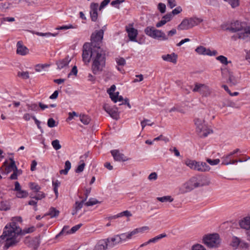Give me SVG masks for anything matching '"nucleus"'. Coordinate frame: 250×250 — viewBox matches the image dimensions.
<instances>
[{"instance_id":"obj_1","label":"nucleus","mask_w":250,"mask_h":250,"mask_svg":"<svg viewBox=\"0 0 250 250\" xmlns=\"http://www.w3.org/2000/svg\"><path fill=\"white\" fill-rule=\"evenodd\" d=\"M83 60L89 62L92 59L91 69L94 74H97L103 71L105 65V52L101 47L91 49L88 43H85L83 47Z\"/></svg>"},{"instance_id":"obj_2","label":"nucleus","mask_w":250,"mask_h":250,"mask_svg":"<svg viewBox=\"0 0 250 250\" xmlns=\"http://www.w3.org/2000/svg\"><path fill=\"white\" fill-rule=\"evenodd\" d=\"M13 229L10 222L8 223L4 227L2 235L0 236V244L4 242H5L3 247L5 250L15 246L20 241V238L14 237Z\"/></svg>"},{"instance_id":"obj_3","label":"nucleus","mask_w":250,"mask_h":250,"mask_svg":"<svg viewBox=\"0 0 250 250\" xmlns=\"http://www.w3.org/2000/svg\"><path fill=\"white\" fill-rule=\"evenodd\" d=\"M144 32L148 36L159 41H167L169 37H172L177 33L175 28H172L167 32L166 35L162 30L156 29L153 26H147Z\"/></svg>"},{"instance_id":"obj_4","label":"nucleus","mask_w":250,"mask_h":250,"mask_svg":"<svg viewBox=\"0 0 250 250\" xmlns=\"http://www.w3.org/2000/svg\"><path fill=\"white\" fill-rule=\"evenodd\" d=\"M196 126V130L201 137H206L209 134L213 132L212 130L208 128V126L204 124V119L195 118L194 120Z\"/></svg>"},{"instance_id":"obj_5","label":"nucleus","mask_w":250,"mask_h":250,"mask_svg":"<svg viewBox=\"0 0 250 250\" xmlns=\"http://www.w3.org/2000/svg\"><path fill=\"white\" fill-rule=\"evenodd\" d=\"M104 36V30L101 29L96 30L93 32L91 36V42H87L91 49H95L98 47H101L102 40Z\"/></svg>"},{"instance_id":"obj_6","label":"nucleus","mask_w":250,"mask_h":250,"mask_svg":"<svg viewBox=\"0 0 250 250\" xmlns=\"http://www.w3.org/2000/svg\"><path fill=\"white\" fill-rule=\"evenodd\" d=\"M221 75L223 78L228 77L226 82L230 86H235L239 83L240 79L234 76L233 73L230 71L228 68H221Z\"/></svg>"},{"instance_id":"obj_7","label":"nucleus","mask_w":250,"mask_h":250,"mask_svg":"<svg viewBox=\"0 0 250 250\" xmlns=\"http://www.w3.org/2000/svg\"><path fill=\"white\" fill-rule=\"evenodd\" d=\"M11 227L13 229V235L15 238H19L20 235H24L25 234L33 232L35 231V227L32 226L28 228H25L23 230L18 226L15 222H10Z\"/></svg>"},{"instance_id":"obj_8","label":"nucleus","mask_w":250,"mask_h":250,"mask_svg":"<svg viewBox=\"0 0 250 250\" xmlns=\"http://www.w3.org/2000/svg\"><path fill=\"white\" fill-rule=\"evenodd\" d=\"M203 240L204 243L210 248L217 247L220 243L219 235L217 233L207 235Z\"/></svg>"},{"instance_id":"obj_9","label":"nucleus","mask_w":250,"mask_h":250,"mask_svg":"<svg viewBox=\"0 0 250 250\" xmlns=\"http://www.w3.org/2000/svg\"><path fill=\"white\" fill-rule=\"evenodd\" d=\"M194 92H198L202 96L208 97L210 95L211 91L209 87L205 84L195 83L194 88L192 89Z\"/></svg>"},{"instance_id":"obj_10","label":"nucleus","mask_w":250,"mask_h":250,"mask_svg":"<svg viewBox=\"0 0 250 250\" xmlns=\"http://www.w3.org/2000/svg\"><path fill=\"white\" fill-rule=\"evenodd\" d=\"M246 26V23L245 22L236 21L231 22L230 25L227 27L225 30H228L232 33H235L239 31L243 30L244 28Z\"/></svg>"},{"instance_id":"obj_11","label":"nucleus","mask_w":250,"mask_h":250,"mask_svg":"<svg viewBox=\"0 0 250 250\" xmlns=\"http://www.w3.org/2000/svg\"><path fill=\"white\" fill-rule=\"evenodd\" d=\"M103 109L113 119L117 120L119 119V113L117 107H111L108 104H105L103 106Z\"/></svg>"},{"instance_id":"obj_12","label":"nucleus","mask_w":250,"mask_h":250,"mask_svg":"<svg viewBox=\"0 0 250 250\" xmlns=\"http://www.w3.org/2000/svg\"><path fill=\"white\" fill-rule=\"evenodd\" d=\"M188 181L191 184L192 187H193V189L205 185V183L203 182L205 181V178L200 175L192 177Z\"/></svg>"},{"instance_id":"obj_13","label":"nucleus","mask_w":250,"mask_h":250,"mask_svg":"<svg viewBox=\"0 0 250 250\" xmlns=\"http://www.w3.org/2000/svg\"><path fill=\"white\" fill-rule=\"evenodd\" d=\"M99 5L97 3L92 2L90 5V15L92 21L95 22L98 20V9Z\"/></svg>"},{"instance_id":"obj_14","label":"nucleus","mask_w":250,"mask_h":250,"mask_svg":"<svg viewBox=\"0 0 250 250\" xmlns=\"http://www.w3.org/2000/svg\"><path fill=\"white\" fill-rule=\"evenodd\" d=\"M9 160L10 161V163L9 165H7V161H5L3 164V167H5V172L6 174L9 173L12 171L14 172V169H17V166L16 165L15 161H14L13 158H9Z\"/></svg>"},{"instance_id":"obj_15","label":"nucleus","mask_w":250,"mask_h":250,"mask_svg":"<svg viewBox=\"0 0 250 250\" xmlns=\"http://www.w3.org/2000/svg\"><path fill=\"white\" fill-rule=\"evenodd\" d=\"M16 53L21 56H25L29 53V49L23 44L22 41H18L17 43Z\"/></svg>"},{"instance_id":"obj_16","label":"nucleus","mask_w":250,"mask_h":250,"mask_svg":"<svg viewBox=\"0 0 250 250\" xmlns=\"http://www.w3.org/2000/svg\"><path fill=\"white\" fill-rule=\"evenodd\" d=\"M111 153L114 160L117 161L125 162L130 159V158L125 157L124 154L120 153L119 151L117 149L111 150Z\"/></svg>"},{"instance_id":"obj_17","label":"nucleus","mask_w":250,"mask_h":250,"mask_svg":"<svg viewBox=\"0 0 250 250\" xmlns=\"http://www.w3.org/2000/svg\"><path fill=\"white\" fill-rule=\"evenodd\" d=\"M126 31L129 40L132 42H137L136 37L138 35V30L133 27L126 26Z\"/></svg>"},{"instance_id":"obj_18","label":"nucleus","mask_w":250,"mask_h":250,"mask_svg":"<svg viewBox=\"0 0 250 250\" xmlns=\"http://www.w3.org/2000/svg\"><path fill=\"white\" fill-rule=\"evenodd\" d=\"M109 249L106 239L100 240L94 247L93 250H106Z\"/></svg>"},{"instance_id":"obj_19","label":"nucleus","mask_w":250,"mask_h":250,"mask_svg":"<svg viewBox=\"0 0 250 250\" xmlns=\"http://www.w3.org/2000/svg\"><path fill=\"white\" fill-rule=\"evenodd\" d=\"M108 247L109 249L115 247L116 245L120 243L119 239L117 235H114L112 237H109L106 239Z\"/></svg>"},{"instance_id":"obj_20","label":"nucleus","mask_w":250,"mask_h":250,"mask_svg":"<svg viewBox=\"0 0 250 250\" xmlns=\"http://www.w3.org/2000/svg\"><path fill=\"white\" fill-rule=\"evenodd\" d=\"M243 32L239 33V37L241 39L245 40L246 42L250 41V27L246 26L244 29Z\"/></svg>"},{"instance_id":"obj_21","label":"nucleus","mask_w":250,"mask_h":250,"mask_svg":"<svg viewBox=\"0 0 250 250\" xmlns=\"http://www.w3.org/2000/svg\"><path fill=\"white\" fill-rule=\"evenodd\" d=\"M185 164L190 168L199 171L200 162L188 159L186 161Z\"/></svg>"},{"instance_id":"obj_22","label":"nucleus","mask_w":250,"mask_h":250,"mask_svg":"<svg viewBox=\"0 0 250 250\" xmlns=\"http://www.w3.org/2000/svg\"><path fill=\"white\" fill-rule=\"evenodd\" d=\"M240 227L243 229L250 230V216L244 217L239 222Z\"/></svg>"},{"instance_id":"obj_23","label":"nucleus","mask_w":250,"mask_h":250,"mask_svg":"<svg viewBox=\"0 0 250 250\" xmlns=\"http://www.w3.org/2000/svg\"><path fill=\"white\" fill-rule=\"evenodd\" d=\"M116 89V86L113 84L111 86L109 89L107 90V92L109 94L110 98L114 103H117V98H118V95L119 94V92H117L115 93L113 92Z\"/></svg>"},{"instance_id":"obj_24","label":"nucleus","mask_w":250,"mask_h":250,"mask_svg":"<svg viewBox=\"0 0 250 250\" xmlns=\"http://www.w3.org/2000/svg\"><path fill=\"white\" fill-rule=\"evenodd\" d=\"M71 61V59L68 56L66 57L64 59L60 60L56 62L58 68L61 69L65 66H67L69 62Z\"/></svg>"},{"instance_id":"obj_25","label":"nucleus","mask_w":250,"mask_h":250,"mask_svg":"<svg viewBox=\"0 0 250 250\" xmlns=\"http://www.w3.org/2000/svg\"><path fill=\"white\" fill-rule=\"evenodd\" d=\"M178 56L174 53H172L170 54H167L166 55L162 56V59L167 62H171L175 64L177 62Z\"/></svg>"},{"instance_id":"obj_26","label":"nucleus","mask_w":250,"mask_h":250,"mask_svg":"<svg viewBox=\"0 0 250 250\" xmlns=\"http://www.w3.org/2000/svg\"><path fill=\"white\" fill-rule=\"evenodd\" d=\"M193 187H192L191 184L188 181L184 184L180 188L181 193H185L193 189Z\"/></svg>"},{"instance_id":"obj_27","label":"nucleus","mask_w":250,"mask_h":250,"mask_svg":"<svg viewBox=\"0 0 250 250\" xmlns=\"http://www.w3.org/2000/svg\"><path fill=\"white\" fill-rule=\"evenodd\" d=\"M191 28L188 18L184 19L178 26L177 29L179 30H188Z\"/></svg>"},{"instance_id":"obj_28","label":"nucleus","mask_w":250,"mask_h":250,"mask_svg":"<svg viewBox=\"0 0 250 250\" xmlns=\"http://www.w3.org/2000/svg\"><path fill=\"white\" fill-rule=\"evenodd\" d=\"M188 21L191 28L196 25H197L203 21L202 19L196 17H193L188 19Z\"/></svg>"},{"instance_id":"obj_29","label":"nucleus","mask_w":250,"mask_h":250,"mask_svg":"<svg viewBox=\"0 0 250 250\" xmlns=\"http://www.w3.org/2000/svg\"><path fill=\"white\" fill-rule=\"evenodd\" d=\"M195 51L200 55H208V52H210V49H207L203 46H199L196 48Z\"/></svg>"},{"instance_id":"obj_30","label":"nucleus","mask_w":250,"mask_h":250,"mask_svg":"<svg viewBox=\"0 0 250 250\" xmlns=\"http://www.w3.org/2000/svg\"><path fill=\"white\" fill-rule=\"evenodd\" d=\"M156 199L162 203L165 202H172L173 201L174 199L171 196H164L163 197H157Z\"/></svg>"},{"instance_id":"obj_31","label":"nucleus","mask_w":250,"mask_h":250,"mask_svg":"<svg viewBox=\"0 0 250 250\" xmlns=\"http://www.w3.org/2000/svg\"><path fill=\"white\" fill-rule=\"evenodd\" d=\"M71 164L69 161H66L65 163V168L60 171L61 174L66 175L69 170L71 168Z\"/></svg>"},{"instance_id":"obj_32","label":"nucleus","mask_w":250,"mask_h":250,"mask_svg":"<svg viewBox=\"0 0 250 250\" xmlns=\"http://www.w3.org/2000/svg\"><path fill=\"white\" fill-rule=\"evenodd\" d=\"M80 120L84 125H88L91 121L90 118L88 115L84 114L80 115Z\"/></svg>"},{"instance_id":"obj_33","label":"nucleus","mask_w":250,"mask_h":250,"mask_svg":"<svg viewBox=\"0 0 250 250\" xmlns=\"http://www.w3.org/2000/svg\"><path fill=\"white\" fill-rule=\"evenodd\" d=\"M132 215L131 213L130 212V211H129L128 210H125V211H124L122 212L118 213V214H117L116 215L112 216V218L116 219V218L121 217H122L124 216H126V217H130Z\"/></svg>"},{"instance_id":"obj_34","label":"nucleus","mask_w":250,"mask_h":250,"mask_svg":"<svg viewBox=\"0 0 250 250\" xmlns=\"http://www.w3.org/2000/svg\"><path fill=\"white\" fill-rule=\"evenodd\" d=\"M59 213L60 212L58 210H57L55 208L52 207L50 208L49 212L47 215H49L51 218H53L58 216Z\"/></svg>"},{"instance_id":"obj_35","label":"nucleus","mask_w":250,"mask_h":250,"mask_svg":"<svg viewBox=\"0 0 250 250\" xmlns=\"http://www.w3.org/2000/svg\"><path fill=\"white\" fill-rule=\"evenodd\" d=\"M22 173V170L21 169H18L17 167L16 169H14V172L10 175L9 179L11 180H16L18 179V176L21 175Z\"/></svg>"},{"instance_id":"obj_36","label":"nucleus","mask_w":250,"mask_h":250,"mask_svg":"<svg viewBox=\"0 0 250 250\" xmlns=\"http://www.w3.org/2000/svg\"><path fill=\"white\" fill-rule=\"evenodd\" d=\"M16 195L18 198H24L28 196V193L26 190L21 189L17 191Z\"/></svg>"},{"instance_id":"obj_37","label":"nucleus","mask_w":250,"mask_h":250,"mask_svg":"<svg viewBox=\"0 0 250 250\" xmlns=\"http://www.w3.org/2000/svg\"><path fill=\"white\" fill-rule=\"evenodd\" d=\"M216 59L219 61L221 63L227 65L228 63H230L231 61H228V59L226 57L220 55L216 58Z\"/></svg>"},{"instance_id":"obj_38","label":"nucleus","mask_w":250,"mask_h":250,"mask_svg":"<svg viewBox=\"0 0 250 250\" xmlns=\"http://www.w3.org/2000/svg\"><path fill=\"white\" fill-rule=\"evenodd\" d=\"M200 165L199 171L200 172L208 171H209L210 168L205 162H200Z\"/></svg>"},{"instance_id":"obj_39","label":"nucleus","mask_w":250,"mask_h":250,"mask_svg":"<svg viewBox=\"0 0 250 250\" xmlns=\"http://www.w3.org/2000/svg\"><path fill=\"white\" fill-rule=\"evenodd\" d=\"M118 239L120 242V243L125 242L126 241L129 240L127 232L121 233L120 234H117Z\"/></svg>"},{"instance_id":"obj_40","label":"nucleus","mask_w":250,"mask_h":250,"mask_svg":"<svg viewBox=\"0 0 250 250\" xmlns=\"http://www.w3.org/2000/svg\"><path fill=\"white\" fill-rule=\"evenodd\" d=\"M167 236V234L166 233H162V234H159L156 236H155V237L153 238H151V239H150L149 240L150 243H156L157 242V241H158L159 240H160V239H161L162 238H163L164 237H166Z\"/></svg>"},{"instance_id":"obj_41","label":"nucleus","mask_w":250,"mask_h":250,"mask_svg":"<svg viewBox=\"0 0 250 250\" xmlns=\"http://www.w3.org/2000/svg\"><path fill=\"white\" fill-rule=\"evenodd\" d=\"M228 2L232 8H235L240 5L239 0H224Z\"/></svg>"},{"instance_id":"obj_42","label":"nucleus","mask_w":250,"mask_h":250,"mask_svg":"<svg viewBox=\"0 0 250 250\" xmlns=\"http://www.w3.org/2000/svg\"><path fill=\"white\" fill-rule=\"evenodd\" d=\"M29 187L31 190L36 192H39L41 189V187L37 184L35 183H30Z\"/></svg>"},{"instance_id":"obj_43","label":"nucleus","mask_w":250,"mask_h":250,"mask_svg":"<svg viewBox=\"0 0 250 250\" xmlns=\"http://www.w3.org/2000/svg\"><path fill=\"white\" fill-rule=\"evenodd\" d=\"M222 164L224 165H228L230 164L231 163V158L229 155H227L225 156H224L222 158Z\"/></svg>"},{"instance_id":"obj_44","label":"nucleus","mask_w":250,"mask_h":250,"mask_svg":"<svg viewBox=\"0 0 250 250\" xmlns=\"http://www.w3.org/2000/svg\"><path fill=\"white\" fill-rule=\"evenodd\" d=\"M85 163L83 160L80 161V164L78 166L77 168L75 170V172L76 173H81L82 172L84 168Z\"/></svg>"},{"instance_id":"obj_45","label":"nucleus","mask_w":250,"mask_h":250,"mask_svg":"<svg viewBox=\"0 0 250 250\" xmlns=\"http://www.w3.org/2000/svg\"><path fill=\"white\" fill-rule=\"evenodd\" d=\"M85 201V199H83L81 202L76 201L74 207L75 209L78 210L81 209L83 206V203Z\"/></svg>"},{"instance_id":"obj_46","label":"nucleus","mask_w":250,"mask_h":250,"mask_svg":"<svg viewBox=\"0 0 250 250\" xmlns=\"http://www.w3.org/2000/svg\"><path fill=\"white\" fill-rule=\"evenodd\" d=\"M51 144L53 148L56 150L60 149L62 147L59 141L57 139L53 141Z\"/></svg>"},{"instance_id":"obj_47","label":"nucleus","mask_w":250,"mask_h":250,"mask_svg":"<svg viewBox=\"0 0 250 250\" xmlns=\"http://www.w3.org/2000/svg\"><path fill=\"white\" fill-rule=\"evenodd\" d=\"M98 203L99 201L97 199L94 198H90L89 199L88 202L85 203V205L87 207H89L96 205Z\"/></svg>"},{"instance_id":"obj_48","label":"nucleus","mask_w":250,"mask_h":250,"mask_svg":"<svg viewBox=\"0 0 250 250\" xmlns=\"http://www.w3.org/2000/svg\"><path fill=\"white\" fill-rule=\"evenodd\" d=\"M48 66H49V65L47 64H38L35 66V70L37 72H40L45 67H47Z\"/></svg>"},{"instance_id":"obj_49","label":"nucleus","mask_w":250,"mask_h":250,"mask_svg":"<svg viewBox=\"0 0 250 250\" xmlns=\"http://www.w3.org/2000/svg\"><path fill=\"white\" fill-rule=\"evenodd\" d=\"M18 76L21 77L23 79H27L29 78V72L28 71L19 72Z\"/></svg>"},{"instance_id":"obj_50","label":"nucleus","mask_w":250,"mask_h":250,"mask_svg":"<svg viewBox=\"0 0 250 250\" xmlns=\"http://www.w3.org/2000/svg\"><path fill=\"white\" fill-rule=\"evenodd\" d=\"M206 161L209 164H210L211 166L218 165L220 162L219 159L211 160L209 158H207L206 159Z\"/></svg>"},{"instance_id":"obj_51","label":"nucleus","mask_w":250,"mask_h":250,"mask_svg":"<svg viewBox=\"0 0 250 250\" xmlns=\"http://www.w3.org/2000/svg\"><path fill=\"white\" fill-rule=\"evenodd\" d=\"M116 62L118 65L124 66L126 63L125 59L122 57L116 58Z\"/></svg>"},{"instance_id":"obj_52","label":"nucleus","mask_w":250,"mask_h":250,"mask_svg":"<svg viewBox=\"0 0 250 250\" xmlns=\"http://www.w3.org/2000/svg\"><path fill=\"white\" fill-rule=\"evenodd\" d=\"M47 125L48 127L52 128L57 125L56 124V122L54 119L52 118H49L47 121Z\"/></svg>"},{"instance_id":"obj_53","label":"nucleus","mask_w":250,"mask_h":250,"mask_svg":"<svg viewBox=\"0 0 250 250\" xmlns=\"http://www.w3.org/2000/svg\"><path fill=\"white\" fill-rule=\"evenodd\" d=\"M158 9L161 13H164L166 12V6L163 3H159L158 5Z\"/></svg>"},{"instance_id":"obj_54","label":"nucleus","mask_w":250,"mask_h":250,"mask_svg":"<svg viewBox=\"0 0 250 250\" xmlns=\"http://www.w3.org/2000/svg\"><path fill=\"white\" fill-rule=\"evenodd\" d=\"M69 228V227L68 226H64L63 229H62V231L58 234V235L57 236H60L63 234H67L68 233H70V231H68Z\"/></svg>"},{"instance_id":"obj_55","label":"nucleus","mask_w":250,"mask_h":250,"mask_svg":"<svg viewBox=\"0 0 250 250\" xmlns=\"http://www.w3.org/2000/svg\"><path fill=\"white\" fill-rule=\"evenodd\" d=\"M149 122L150 120L148 119H144L143 121H142L141 123L142 129H143L146 125L151 126L154 124L153 123H149Z\"/></svg>"},{"instance_id":"obj_56","label":"nucleus","mask_w":250,"mask_h":250,"mask_svg":"<svg viewBox=\"0 0 250 250\" xmlns=\"http://www.w3.org/2000/svg\"><path fill=\"white\" fill-rule=\"evenodd\" d=\"M37 192L38 193L37 195L36 196L33 197V198H35V199L39 200H41L45 197V194L43 192L39 191V192Z\"/></svg>"},{"instance_id":"obj_57","label":"nucleus","mask_w":250,"mask_h":250,"mask_svg":"<svg viewBox=\"0 0 250 250\" xmlns=\"http://www.w3.org/2000/svg\"><path fill=\"white\" fill-rule=\"evenodd\" d=\"M182 11V9L181 7L178 6L173 9L171 12H170V14H172V16L173 17L174 15H177L180 13Z\"/></svg>"},{"instance_id":"obj_58","label":"nucleus","mask_w":250,"mask_h":250,"mask_svg":"<svg viewBox=\"0 0 250 250\" xmlns=\"http://www.w3.org/2000/svg\"><path fill=\"white\" fill-rule=\"evenodd\" d=\"M11 3L8 2H0V9H6L9 8Z\"/></svg>"},{"instance_id":"obj_59","label":"nucleus","mask_w":250,"mask_h":250,"mask_svg":"<svg viewBox=\"0 0 250 250\" xmlns=\"http://www.w3.org/2000/svg\"><path fill=\"white\" fill-rule=\"evenodd\" d=\"M172 14H170V13H167L166 15H164L162 19L166 21V22L169 21H171V20L172 19Z\"/></svg>"},{"instance_id":"obj_60","label":"nucleus","mask_w":250,"mask_h":250,"mask_svg":"<svg viewBox=\"0 0 250 250\" xmlns=\"http://www.w3.org/2000/svg\"><path fill=\"white\" fill-rule=\"evenodd\" d=\"M82 224H79L73 227L70 230V233H73L75 232L82 226Z\"/></svg>"},{"instance_id":"obj_61","label":"nucleus","mask_w":250,"mask_h":250,"mask_svg":"<svg viewBox=\"0 0 250 250\" xmlns=\"http://www.w3.org/2000/svg\"><path fill=\"white\" fill-rule=\"evenodd\" d=\"M127 234L128 235V236L129 239H131L133 237V236L135 235L138 234V231H137L136 229H135L131 231L127 232Z\"/></svg>"},{"instance_id":"obj_62","label":"nucleus","mask_w":250,"mask_h":250,"mask_svg":"<svg viewBox=\"0 0 250 250\" xmlns=\"http://www.w3.org/2000/svg\"><path fill=\"white\" fill-rule=\"evenodd\" d=\"M127 234L128 235V236L129 239H131L133 237V236L135 235L138 234V231H137L136 229H135L131 231L127 232Z\"/></svg>"},{"instance_id":"obj_63","label":"nucleus","mask_w":250,"mask_h":250,"mask_svg":"<svg viewBox=\"0 0 250 250\" xmlns=\"http://www.w3.org/2000/svg\"><path fill=\"white\" fill-rule=\"evenodd\" d=\"M127 234L128 235V236L129 239H131L133 237V236L135 235L138 234V231H137L136 229H135L131 231L127 232Z\"/></svg>"},{"instance_id":"obj_64","label":"nucleus","mask_w":250,"mask_h":250,"mask_svg":"<svg viewBox=\"0 0 250 250\" xmlns=\"http://www.w3.org/2000/svg\"><path fill=\"white\" fill-rule=\"evenodd\" d=\"M192 250H206V249L200 244H196L192 247Z\"/></svg>"}]
</instances>
